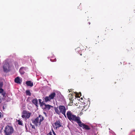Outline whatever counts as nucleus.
Returning a JSON list of instances; mask_svg holds the SVG:
<instances>
[{"label":"nucleus","mask_w":135,"mask_h":135,"mask_svg":"<svg viewBox=\"0 0 135 135\" xmlns=\"http://www.w3.org/2000/svg\"><path fill=\"white\" fill-rule=\"evenodd\" d=\"M66 115L68 119L70 121L73 120L78 123L80 120V117L76 116L74 114L70 111H68L67 112Z\"/></svg>","instance_id":"obj_1"},{"label":"nucleus","mask_w":135,"mask_h":135,"mask_svg":"<svg viewBox=\"0 0 135 135\" xmlns=\"http://www.w3.org/2000/svg\"><path fill=\"white\" fill-rule=\"evenodd\" d=\"M55 111L56 113L57 114L60 115L61 113L65 118L66 117L65 114L66 109L64 106L60 105L57 108H55Z\"/></svg>","instance_id":"obj_2"},{"label":"nucleus","mask_w":135,"mask_h":135,"mask_svg":"<svg viewBox=\"0 0 135 135\" xmlns=\"http://www.w3.org/2000/svg\"><path fill=\"white\" fill-rule=\"evenodd\" d=\"M44 120V117L41 115H39L38 117L35 119L31 120L32 123L35 126H40L41 122Z\"/></svg>","instance_id":"obj_3"},{"label":"nucleus","mask_w":135,"mask_h":135,"mask_svg":"<svg viewBox=\"0 0 135 135\" xmlns=\"http://www.w3.org/2000/svg\"><path fill=\"white\" fill-rule=\"evenodd\" d=\"M14 130L12 127L7 126L4 130V133L5 135H11L13 133Z\"/></svg>","instance_id":"obj_4"},{"label":"nucleus","mask_w":135,"mask_h":135,"mask_svg":"<svg viewBox=\"0 0 135 135\" xmlns=\"http://www.w3.org/2000/svg\"><path fill=\"white\" fill-rule=\"evenodd\" d=\"M9 62V60L7 59L5 60L3 62V70L4 72H8L9 70L10 66Z\"/></svg>","instance_id":"obj_5"},{"label":"nucleus","mask_w":135,"mask_h":135,"mask_svg":"<svg viewBox=\"0 0 135 135\" xmlns=\"http://www.w3.org/2000/svg\"><path fill=\"white\" fill-rule=\"evenodd\" d=\"M56 95V93L53 92L51 93L49 96H46L45 98V100L46 102L50 101L51 99H54Z\"/></svg>","instance_id":"obj_6"},{"label":"nucleus","mask_w":135,"mask_h":135,"mask_svg":"<svg viewBox=\"0 0 135 135\" xmlns=\"http://www.w3.org/2000/svg\"><path fill=\"white\" fill-rule=\"evenodd\" d=\"M31 113L26 110H23L22 113V117L26 119H28L30 117Z\"/></svg>","instance_id":"obj_7"},{"label":"nucleus","mask_w":135,"mask_h":135,"mask_svg":"<svg viewBox=\"0 0 135 135\" xmlns=\"http://www.w3.org/2000/svg\"><path fill=\"white\" fill-rule=\"evenodd\" d=\"M78 124L80 127H82L83 129H85L87 130L90 129V128L88 126L85 125L84 123H82L80 120L78 123Z\"/></svg>","instance_id":"obj_8"},{"label":"nucleus","mask_w":135,"mask_h":135,"mask_svg":"<svg viewBox=\"0 0 135 135\" xmlns=\"http://www.w3.org/2000/svg\"><path fill=\"white\" fill-rule=\"evenodd\" d=\"M15 82L17 84H21L22 82V78L18 76L15 79Z\"/></svg>","instance_id":"obj_9"},{"label":"nucleus","mask_w":135,"mask_h":135,"mask_svg":"<svg viewBox=\"0 0 135 135\" xmlns=\"http://www.w3.org/2000/svg\"><path fill=\"white\" fill-rule=\"evenodd\" d=\"M55 126L54 128L57 129V128H59L61 126V125L60 124V122L58 121H56L54 123Z\"/></svg>","instance_id":"obj_10"},{"label":"nucleus","mask_w":135,"mask_h":135,"mask_svg":"<svg viewBox=\"0 0 135 135\" xmlns=\"http://www.w3.org/2000/svg\"><path fill=\"white\" fill-rule=\"evenodd\" d=\"M26 84L27 86L30 87H32L33 86V83L31 81H27L26 82Z\"/></svg>","instance_id":"obj_11"},{"label":"nucleus","mask_w":135,"mask_h":135,"mask_svg":"<svg viewBox=\"0 0 135 135\" xmlns=\"http://www.w3.org/2000/svg\"><path fill=\"white\" fill-rule=\"evenodd\" d=\"M25 68L24 67H21L19 70V71L21 74H23L25 73Z\"/></svg>","instance_id":"obj_12"},{"label":"nucleus","mask_w":135,"mask_h":135,"mask_svg":"<svg viewBox=\"0 0 135 135\" xmlns=\"http://www.w3.org/2000/svg\"><path fill=\"white\" fill-rule=\"evenodd\" d=\"M32 103L35 104L36 106H37L38 101L37 99H33L32 101Z\"/></svg>","instance_id":"obj_13"},{"label":"nucleus","mask_w":135,"mask_h":135,"mask_svg":"<svg viewBox=\"0 0 135 135\" xmlns=\"http://www.w3.org/2000/svg\"><path fill=\"white\" fill-rule=\"evenodd\" d=\"M52 106L49 105L45 104V109L49 110Z\"/></svg>","instance_id":"obj_14"},{"label":"nucleus","mask_w":135,"mask_h":135,"mask_svg":"<svg viewBox=\"0 0 135 135\" xmlns=\"http://www.w3.org/2000/svg\"><path fill=\"white\" fill-rule=\"evenodd\" d=\"M52 131L50 132L47 135H56V134L53 130H52Z\"/></svg>","instance_id":"obj_15"},{"label":"nucleus","mask_w":135,"mask_h":135,"mask_svg":"<svg viewBox=\"0 0 135 135\" xmlns=\"http://www.w3.org/2000/svg\"><path fill=\"white\" fill-rule=\"evenodd\" d=\"M26 93L27 95L30 96L31 95V93L29 90H27L26 91Z\"/></svg>","instance_id":"obj_16"},{"label":"nucleus","mask_w":135,"mask_h":135,"mask_svg":"<svg viewBox=\"0 0 135 135\" xmlns=\"http://www.w3.org/2000/svg\"><path fill=\"white\" fill-rule=\"evenodd\" d=\"M18 124L21 125H22V121L20 120H18Z\"/></svg>","instance_id":"obj_17"},{"label":"nucleus","mask_w":135,"mask_h":135,"mask_svg":"<svg viewBox=\"0 0 135 135\" xmlns=\"http://www.w3.org/2000/svg\"><path fill=\"white\" fill-rule=\"evenodd\" d=\"M2 95L3 96V97H6V93L4 91H3L2 93H1Z\"/></svg>","instance_id":"obj_18"},{"label":"nucleus","mask_w":135,"mask_h":135,"mask_svg":"<svg viewBox=\"0 0 135 135\" xmlns=\"http://www.w3.org/2000/svg\"><path fill=\"white\" fill-rule=\"evenodd\" d=\"M3 114L0 112V118H2L3 117Z\"/></svg>","instance_id":"obj_19"},{"label":"nucleus","mask_w":135,"mask_h":135,"mask_svg":"<svg viewBox=\"0 0 135 135\" xmlns=\"http://www.w3.org/2000/svg\"><path fill=\"white\" fill-rule=\"evenodd\" d=\"M40 105L41 106H42L43 105H44L45 106V103L44 102H41V103H40Z\"/></svg>","instance_id":"obj_20"},{"label":"nucleus","mask_w":135,"mask_h":135,"mask_svg":"<svg viewBox=\"0 0 135 135\" xmlns=\"http://www.w3.org/2000/svg\"><path fill=\"white\" fill-rule=\"evenodd\" d=\"M4 91L3 89L2 88L0 89V93H2Z\"/></svg>","instance_id":"obj_21"},{"label":"nucleus","mask_w":135,"mask_h":135,"mask_svg":"<svg viewBox=\"0 0 135 135\" xmlns=\"http://www.w3.org/2000/svg\"><path fill=\"white\" fill-rule=\"evenodd\" d=\"M3 86V84L2 83H0V89L2 87V86Z\"/></svg>","instance_id":"obj_22"},{"label":"nucleus","mask_w":135,"mask_h":135,"mask_svg":"<svg viewBox=\"0 0 135 135\" xmlns=\"http://www.w3.org/2000/svg\"><path fill=\"white\" fill-rule=\"evenodd\" d=\"M39 103H41V102L42 100L40 99H39Z\"/></svg>","instance_id":"obj_23"},{"label":"nucleus","mask_w":135,"mask_h":135,"mask_svg":"<svg viewBox=\"0 0 135 135\" xmlns=\"http://www.w3.org/2000/svg\"><path fill=\"white\" fill-rule=\"evenodd\" d=\"M76 95L77 97H79V98L80 97V96L79 95V94H78L77 93V94H76Z\"/></svg>","instance_id":"obj_24"},{"label":"nucleus","mask_w":135,"mask_h":135,"mask_svg":"<svg viewBox=\"0 0 135 135\" xmlns=\"http://www.w3.org/2000/svg\"><path fill=\"white\" fill-rule=\"evenodd\" d=\"M50 60L51 61H52V62H53V61H56V60H54V61H52V59H50Z\"/></svg>","instance_id":"obj_25"},{"label":"nucleus","mask_w":135,"mask_h":135,"mask_svg":"<svg viewBox=\"0 0 135 135\" xmlns=\"http://www.w3.org/2000/svg\"><path fill=\"white\" fill-rule=\"evenodd\" d=\"M32 128H35V126H32Z\"/></svg>","instance_id":"obj_26"},{"label":"nucleus","mask_w":135,"mask_h":135,"mask_svg":"<svg viewBox=\"0 0 135 135\" xmlns=\"http://www.w3.org/2000/svg\"><path fill=\"white\" fill-rule=\"evenodd\" d=\"M1 102V100L0 99V103Z\"/></svg>","instance_id":"obj_27"},{"label":"nucleus","mask_w":135,"mask_h":135,"mask_svg":"<svg viewBox=\"0 0 135 135\" xmlns=\"http://www.w3.org/2000/svg\"><path fill=\"white\" fill-rule=\"evenodd\" d=\"M80 96H81V93H80Z\"/></svg>","instance_id":"obj_28"},{"label":"nucleus","mask_w":135,"mask_h":135,"mask_svg":"<svg viewBox=\"0 0 135 135\" xmlns=\"http://www.w3.org/2000/svg\"><path fill=\"white\" fill-rule=\"evenodd\" d=\"M44 113L45 114H46V113H45V112H44Z\"/></svg>","instance_id":"obj_29"}]
</instances>
